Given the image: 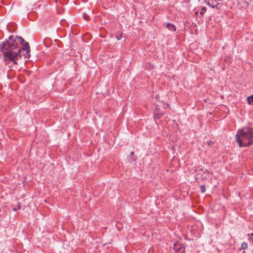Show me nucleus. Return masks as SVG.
Masks as SVG:
<instances>
[{
    "mask_svg": "<svg viewBox=\"0 0 253 253\" xmlns=\"http://www.w3.org/2000/svg\"><path fill=\"white\" fill-rule=\"evenodd\" d=\"M9 41L3 42L1 45V48L4 60L6 63L10 62L17 64L16 60L20 58L21 47L18 44L22 45V49L24 52L23 55L25 58H29L31 56L30 47L29 43L26 42L22 37L18 36L14 37L10 36Z\"/></svg>",
    "mask_w": 253,
    "mask_h": 253,
    "instance_id": "f257e3e1",
    "label": "nucleus"
},
{
    "mask_svg": "<svg viewBox=\"0 0 253 253\" xmlns=\"http://www.w3.org/2000/svg\"><path fill=\"white\" fill-rule=\"evenodd\" d=\"M236 138L240 147L251 146L253 144V127H244L239 130Z\"/></svg>",
    "mask_w": 253,
    "mask_h": 253,
    "instance_id": "f03ea898",
    "label": "nucleus"
},
{
    "mask_svg": "<svg viewBox=\"0 0 253 253\" xmlns=\"http://www.w3.org/2000/svg\"><path fill=\"white\" fill-rule=\"evenodd\" d=\"M231 0H208L207 4L212 8L220 9L223 4L231 7Z\"/></svg>",
    "mask_w": 253,
    "mask_h": 253,
    "instance_id": "7ed1b4c3",
    "label": "nucleus"
},
{
    "mask_svg": "<svg viewBox=\"0 0 253 253\" xmlns=\"http://www.w3.org/2000/svg\"><path fill=\"white\" fill-rule=\"evenodd\" d=\"M167 28L170 30L173 31H175L176 30V28L174 25L173 24H171L170 23H168L167 25Z\"/></svg>",
    "mask_w": 253,
    "mask_h": 253,
    "instance_id": "20e7f679",
    "label": "nucleus"
},
{
    "mask_svg": "<svg viewBox=\"0 0 253 253\" xmlns=\"http://www.w3.org/2000/svg\"><path fill=\"white\" fill-rule=\"evenodd\" d=\"M182 247V245H180L178 243H175L173 246V250L176 252H178L181 249Z\"/></svg>",
    "mask_w": 253,
    "mask_h": 253,
    "instance_id": "39448f33",
    "label": "nucleus"
},
{
    "mask_svg": "<svg viewBox=\"0 0 253 253\" xmlns=\"http://www.w3.org/2000/svg\"><path fill=\"white\" fill-rule=\"evenodd\" d=\"M163 114L162 113H155L154 114V118L155 119H160L163 116Z\"/></svg>",
    "mask_w": 253,
    "mask_h": 253,
    "instance_id": "423d86ee",
    "label": "nucleus"
},
{
    "mask_svg": "<svg viewBox=\"0 0 253 253\" xmlns=\"http://www.w3.org/2000/svg\"><path fill=\"white\" fill-rule=\"evenodd\" d=\"M247 100L249 104L253 105V95L248 97Z\"/></svg>",
    "mask_w": 253,
    "mask_h": 253,
    "instance_id": "0eeeda50",
    "label": "nucleus"
},
{
    "mask_svg": "<svg viewBox=\"0 0 253 253\" xmlns=\"http://www.w3.org/2000/svg\"><path fill=\"white\" fill-rule=\"evenodd\" d=\"M248 248V244L246 242H243L241 244V248L245 250Z\"/></svg>",
    "mask_w": 253,
    "mask_h": 253,
    "instance_id": "6e6552de",
    "label": "nucleus"
},
{
    "mask_svg": "<svg viewBox=\"0 0 253 253\" xmlns=\"http://www.w3.org/2000/svg\"><path fill=\"white\" fill-rule=\"evenodd\" d=\"M207 11V8L205 7H203L201 11L200 12L201 15H203Z\"/></svg>",
    "mask_w": 253,
    "mask_h": 253,
    "instance_id": "1a4fd4ad",
    "label": "nucleus"
},
{
    "mask_svg": "<svg viewBox=\"0 0 253 253\" xmlns=\"http://www.w3.org/2000/svg\"><path fill=\"white\" fill-rule=\"evenodd\" d=\"M83 18L86 21H88L90 19L89 16L85 13L83 14Z\"/></svg>",
    "mask_w": 253,
    "mask_h": 253,
    "instance_id": "9d476101",
    "label": "nucleus"
},
{
    "mask_svg": "<svg viewBox=\"0 0 253 253\" xmlns=\"http://www.w3.org/2000/svg\"><path fill=\"white\" fill-rule=\"evenodd\" d=\"M200 189L201 192L202 193H205V192L206 191V187L204 185H201L200 186Z\"/></svg>",
    "mask_w": 253,
    "mask_h": 253,
    "instance_id": "9b49d317",
    "label": "nucleus"
},
{
    "mask_svg": "<svg viewBox=\"0 0 253 253\" xmlns=\"http://www.w3.org/2000/svg\"><path fill=\"white\" fill-rule=\"evenodd\" d=\"M249 240H250V241H253V233H252V234L250 235V236L249 237Z\"/></svg>",
    "mask_w": 253,
    "mask_h": 253,
    "instance_id": "f8f14e48",
    "label": "nucleus"
},
{
    "mask_svg": "<svg viewBox=\"0 0 253 253\" xmlns=\"http://www.w3.org/2000/svg\"><path fill=\"white\" fill-rule=\"evenodd\" d=\"M213 144V141H209L208 142V146H211V145H212Z\"/></svg>",
    "mask_w": 253,
    "mask_h": 253,
    "instance_id": "ddd939ff",
    "label": "nucleus"
},
{
    "mask_svg": "<svg viewBox=\"0 0 253 253\" xmlns=\"http://www.w3.org/2000/svg\"><path fill=\"white\" fill-rule=\"evenodd\" d=\"M122 33H121L120 35L117 36V38L118 40H120L121 39V38L122 37Z\"/></svg>",
    "mask_w": 253,
    "mask_h": 253,
    "instance_id": "4468645a",
    "label": "nucleus"
},
{
    "mask_svg": "<svg viewBox=\"0 0 253 253\" xmlns=\"http://www.w3.org/2000/svg\"><path fill=\"white\" fill-rule=\"evenodd\" d=\"M12 210L14 211H17V208H14L12 209Z\"/></svg>",
    "mask_w": 253,
    "mask_h": 253,
    "instance_id": "2eb2a0df",
    "label": "nucleus"
},
{
    "mask_svg": "<svg viewBox=\"0 0 253 253\" xmlns=\"http://www.w3.org/2000/svg\"><path fill=\"white\" fill-rule=\"evenodd\" d=\"M195 15H198V11H195Z\"/></svg>",
    "mask_w": 253,
    "mask_h": 253,
    "instance_id": "dca6fc26",
    "label": "nucleus"
},
{
    "mask_svg": "<svg viewBox=\"0 0 253 253\" xmlns=\"http://www.w3.org/2000/svg\"><path fill=\"white\" fill-rule=\"evenodd\" d=\"M21 209V206L19 204L18 205V209Z\"/></svg>",
    "mask_w": 253,
    "mask_h": 253,
    "instance_id": "f3484780",
    "label": "nucleus"
},
{
    "mask_svg": "<svg viewBox=\"0 0 253 253\" xmlns=\"http://www.w3.org/2000/svg\"><path fill=\"white\" fill-rule=\"evenodd\" d=\"M169 104L167 103V107H169Z\"/></svg>",
    "mask_w": 253,
    "mask_h": 253,
    "instance_id": "a211bd4d",
    "label": "nucleus"
}]
</instances>
